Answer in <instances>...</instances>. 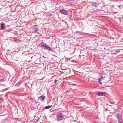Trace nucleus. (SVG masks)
<instances>
[{
	"label": "nucleus",
	"mask_w": 123,
	"mask_h": 123,
	"mask_svg": "<svg viewBox=\"0 0 123 123\" xmlns=\"http://www.w3.org/2000/svg\"><path fill=\"white\" fill-rule=\"evenodd\" d=\"M41 46L44 49L48 50L49 51H53V48L47 45L46 44L44 43V42H41L40 43Z\"/></svg>",
	"instance_id": "obj_1"
},
{
	"label": "nucleus",
	"mask_w": 123,
	"mask_h": 123,
	"mask_svg": "<svg viewBox=\"0 0 123 123\" xmlns=\"http://www.w3.org/2000/svg\"><path fill=\"white\" fill-rule=\"evenodd\" d=\"M116 117L118 123H122V116L120 114L117 113L116 115Z\"/></svg>",
	"instance_id": "obj_2"
},
{
	"label": "nucleus",
	"mask_w": 123,
	"mask_h": 123,
	"mask_svg": "<svg viewBox=\"0 0 123 123\" xmlns=\"http://www.w3.org/2000/svg\"><path fill=\"white\" fill-rule=\"evenodd\" d=\"M63 119L62 113L58 114L56 117V120L57 121H61Z\"/></svg>",
	"instance_id": "obj_3"
},
{
	"label": "nucleus",
	"mask_w": 123,
	"mask_h": 123,
	"mask_svg": "<svg viewBox=\"0 0 123 123\" xmlns=\"http://www.w3.org/2000/svg\"><path fill=\"white\" fill-rule=\"evenodd\" d=\"M60 11L62 14L64 15H68V14L66 10L64 9L60 10Z\"/></svg>",
	"instance_id": "obj_4"
},
{
	"label": "nucleus",
	"mask_w": 123,
	"mask_h": 123,
	"mask_svg": "<svg viewBox=\"0 0 123 123\" xmlns=\"http://www.w3.org/2000/svg\"><path fill=\"white\" fill-rule=\"evenodd\" d=\"M76 33H79L80 34H81L83 35L84 34H87L88 35L90 36L91 35L89 33H85L81 31H77L76 32Z\"/></svg>",
	"instance_id": "obj_5"
},
{
	"label": "nucleus",
	"mask_w": 123,
	"mask_h": 123,
	"mask_svg": "<svg viewBox=\"0 0 123 123\" xmlns=\"http://www.w3.org/2000/svg\"><path fill=\"white\" fill-rule=\"evenodd\" d=\"M98 93L97 95L98 96H102L104 95L105 92H98Z\"/></svg>",
	"instance_id": "obj_6"
},
{
	"label": "nucleus",
	"mask_w": 123,
	"mask_h": 123,
	"mask_svg": "<svg viewBox=\"0 0 123 123\" xmlns=\"http://www.w3.org/2000/svg\"><path fill=\"white\" fill-rule=\"evenodd\" d=\"M61 68L62 70H65V71H64V72L65 73H67L69 72L70 71V70L69 68H65V69H63L62 68V67H61Z\"/></svg>",
	"instance_id": "obj_7"
},
{
	"label": "nucleus",
	"mask_w": 123,
	"mask_h": 123,
	"mask_svg": "<svg viewBox=\"0 0 123 123\" xmlns=\"http://www.w3.org/2000/svg\"><path fill=\"white\" fill-rule=\"evenodd\" d=\"M91 3L92 6L97 7L98 5V4L97 3L92 2H91Z\"/></svg>",
	"instance_id": "obj_8"
},
{
	"label": "nucleus",
	"mask_w": 123,
	"mask_h": 123,
	"mask_svg": "<svg viewBox=\"0 0 123 123\" xmlns=\"http://www.w3.org/2000/svg\"><path fill=\"white\" fill-rule=\"evenodd\" d=\"M45 98V96L43 95H42L40 96L39 97V99H40L41 101H43L44 100Z\"/></svg>",
	"instance_id": "obj_9"
},
{
	"label": "nucleus",
	"mask_w": 123,
	"mask_h": 123,
	"mask_svg": "<svg viewBox=\"0 0 123 123\" xmlns=\"http://www.w3.org/2000/svg\"><path fill=\"white\" fill-rule=\"evenodd\" d=\"M1 29L2 30H4L5 29V27L4 23H3L1 24Z\"/></svg>",
	"instance_id": "obj_10"
},
{
	"label": "nucleus",
	"mask_w": 123,
	"mask_h": 123,
	"mask_svg": "<svg viewBox=\"0 0 123 123\" xmlns=\"http://www.w3.org/2000/svg\"><path fill=\"white\" fill-rule=\"evenodd\" d=\"M90 77L89 76H87L86 77H85V78H86V80L87 81H89V79H90Z\"/></svg>",
	"instance_id": "obj_11"
},
{
	"label": "nucleus",
	"mask_w": 123,
	"mask_h": 123,
	"mask_svg": "<svg viewBox=\"0 0 123 123\" xmlns=\"http://www.w3.org/2000/svg\"><path fill=\"white\" fill-rule=\"evenodd\" d=\"M99 76L100 79L103 78V74L102 73H101L99 74Z\"/></svg>",
	"instance_id": "obj_12"
},
{
	"label": "nucleus",
	"mask_w": 123,
	"mask_h": 123,
	"mask_svg": "<svg viewBox=\"0 0 123 123\" xmlns=\"http://www.w3.org/2000/svg\"><path fill=\"white\" fill-rule=\"evenodd\" d=\"M52 106V105H51V106L49 105L48 106H46L45 107V108L46 109H49Z\"/></svg>",
	"instance_id": "obj_13"
},
{
	"label": "nucleus",
	"mask_w": 123,
	"mask_h": 123,
	"mask_svg": "<svg viewBox=\"0 0 123 123\" xmlns=\"http://www.w3.org/2000/svg\"><path fill=\"white\" fill-rule=\"evenodd\" d=\"M38 30V29L37 28H35L34 29V31L35 32H36Z\"/></svg>",
	"instance_id": "obj_14"
},
{
	"label": "nucleus",
	"mask_w": 123,
	"mask_h": 123,
	"mask_svg": "<svg viewBox=\"0 0 123 123\" xmlns=\"http://www.w3.org/2000/svg\"><path fill=\"white\" fill-rule=\"evenodd\" d=\"M101 79H99V80H98V82H99V83H100V84H102V83L101 82Z\"/></svg>",
	"instance_id": "obj_15"
},
{
	"label": "nucleus",
	"mask_w": 123,
	"mask_h": 123,
	"mask_svg": "<svg viewBox=\"0 0 123 123\" xmlns=\"http://www.w3.org/2000/svg\"><path fill=\"white\" fill-rule=\"evenodd\" d=\"M95 118L96 119H97L98 118V115H95Z\"/></svg>",
	"instance_id": "obj_16"
},
{
	"label": "nucleus",
	"mask_w": 123,
	"mask_h": 123,
	"mask_svg": "<svg viewBox=\"0 0 123 123\" xmlns=\"http://www.w3.org/2000/svg\"><path fill=\"white\" fill-rule=\"evenodd\" d=\"M58 81V80H57L56 79L54 81V82L56 84L57 82Z\"/></svg>",
	"instance_id": "obj_17"
},
{
	"label": "nucleus",
	"mask_w": 123,
	"mask_h": 123,
	"mask_svg": "<svg viewBox=\"0 0 123 123\" xmlns=\"http://www.w3.org/2000/svg\"><path fill=\"white\" fill-rule=\"evenodd\" d=\"M32 71L31 70H29V73H32Z\"/></svg>",
	"instance_id": "obj_18"
},
{
	"label": "nucleus",
	"mask_w": 123,
	"mask_h": 123,
	"mask_svg": "<svg viewBox=\"0 0 123 123\" xmlns=\"http://www.w3.org/2000/svg\"><path fill=\"white\" fill-rule=\"evenodd\" d=\"M42 57L43 58H46V57H44V56H43Z\"/></svg>",
	"instance_id": "obj_19"
},
{
	"label": "nucleus",
	"mask_w": 123,
	"mask_h": 123,
	"mask_svg": "<svg viewBox=\"0 0 123 123\" xmlns=\"http://www.w3.org/2000/svg\"><path fill=\"white\" fill-rule=\"evenodd\" d=\"M1 9H0V10H1Z\"/></svg>",
	"instance_id": "obj_20"
}]
</instances>
